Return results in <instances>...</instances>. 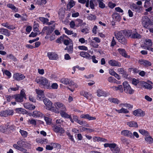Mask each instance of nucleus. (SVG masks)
Listing matches in <instances>:
<instances>
[{"label": "nucleus", "mask_w": 153, "mask_h": 153, "mask_svg": "<svg viewBox=\"0 0 153 153\" xmlns=\"http://www.w3.org/2000/svg\"><path fill=\"white\" fill-rule=\"evenodd\" d=\"M79 41L80 42L81 44L87 43V41L86 40H85V39L83 38H81L79 39Z\"/></svg>", "instance_id": "obj_61"}, {"label": "nucleus", "mask_w": 153, "mask_h": 153, "mask_svg": "<svg viewBox=\"0 0 153 153\" xmlns=\"http://www.w3.org/2000/svg\"><path fill=\"white\" fill-rule=\"evenodd\" d=\"M96 0H91L89 2V6L90 8L93 9L94 8V4H96Z\"/></svg>", "instance_id": "obj_43"}, {"label": "nucleus", "mask_w": 153, "mask_h": 153, "mask_svg": "<svg viewBox=\"0 0 153 153\" xmlns=\"http://www.w3.org/2000/svg\"><path fill=\"white\" fill-rule=\"evenodd\" d=\"M80 55L84 58L88 59H91V56L87 52L85 51H81L80 52Z\"/></svg>", "instance_id": "obj_19"}, {"label": "nucleus", "mask_w": 153, "mask_h": 153, "mask_svg": "<svg viewBox=\"0 0 153 153\" xmlns=\"http://www.w3.org/2000/svg\"><path fill=\"white\" fill-rule=\"evenodd\" d=\"M60 82L66 85H70L72 81L68 78L62 79L60 80Z\"/></svg>", "instance_id": "obj_29"}, {"label": "nucleus", "mask_w": 153, "mask_h": 153, "mask_svg": "<svg viewBox=\"0 0 153 153\" xmlns=\"http://www.w3.org/2000/svg\"><path fill=\"white\" fill-rule=\"evenodd\" d=\"M121 134L122 135L131 138H134V137L133 136L131 132L128 130H124L122 131L121 132Z\"/></svg>", "instance_id": "obj_13"}, {"label": "nucleus", "mask_w": 153, "mask_h": 153, "mask_svg": "<svg viewBox=\"0 0 153 153\" xmlns=\"http://www.w3.org/2000/svg\"><path fill=\"white\" fill-rule=\"evenodd\" d=\"M98 3L99 7L103 9L105 7V4L103 3V0H97Z\"/></svg>", "instance_id": "obj_39"}, {"label": "nucleus", "mask_w": 153, "mask_h": 153, "mask_svg": "<svg viewBox=\"0 0 153 153\" xmlns=\"http://www.w3.org/2000/svg\"><path fill=\"white\" fill-rule=\"evenodd\" d=\"M150 19L147 16H143L142 18V23L143 26L147 28L150 24Z\"/></svg>", "instance_id": "obj_8"}, {"label": "nucleus", "mask_w": 153, "mask_h": 153, "mask_svg": "<svg viewBox=\"0 0 153 153\" xmlns=\"http://www.w3.org/2000/svg\"><path fill=\"white\" fill-rule=\"evenodd\" d=\"M44 119L47 124L50 125L52 122V120L48 117H45Z\"/></svg>", "instance_id": "obj_54"}, {"label": "nucleus", "mask_w": 153, "mask_h": 153, "mask_svg": "<svg viewBox=\"0 0 153 153\" xmlns=\"http://www.w3.org/2000/svg\"><path fill=\"white\" fill-rule=\"evenodd\" d=\"M112 17L115 20H117L119 18V15L117 13H115L113 14Z\"/></svg>", "instance_id": "obj_57"}, {"label": "nucleus", "mask_w": 153, "mask_h": 153, "mask_svg": "<svg viewBox=\"0 0 153 153\" xmlns=\"http://www.w3.org/2000/svg\"><path fill=\"white\" fill-rule=\"evenodd\" d=\"M13 78L17 81H19L24 79L25 76L23 74L19 73L14 74L13 76Z\"/></svg>", "instance_id": "obj_14"}, {"label": "nucleus", "mask_w": 153, "mask_h": 153, "mask_svg": "<svg viewBox=\"0 0 153 153\" xmlns=\"http://www.w3.org/2000/svg\"><path fill=\"white\" fill-rule=\"evenodd\" d=\"M76 27H78L82 26H84L86 25L85 22H83V21L80 19H77L75 21Z\"/></svg>", "instance_id": "obj_25"}, {"label": "nucleus", "mask_w": 153, "mask_h": 153, "mask_svg": "<svg viewBox=\"0 0 153 153\" xmlns=\"http://www.w3.org/2000/svg\"><path fill=\"white\" fill-rule=\"evenodd\" d=\"M108 100L111 102L114 103L118 104L120 102V101L117 98L113 97H110L108 99Z\"/></svg>", "instance_id": "obj_31"}, {"label": "nucleus", "mask_w": 153, "mask_h": 153, "mask_svg": "<svg viewBox=\"0 0 153 153\" xmlns=\"http://www.w3.org/2000/svg\"><path fill=\"white\" fill-rule=\"evenodd\" d=\"M139 131L141 134L146 136V137L149 135L148 131L144 129H140L139 130Z\"/></svg>", "instance_id": "obj_38"}, {"label": "nucleus", "mask_w": 153, "mask_h": 153, "mask_svg": "<svg viewBox=\"0 0 153 153\" xmlns=\"http://www.w3.org/2000/svg\"><path fill=\"white\" fill-rule=\"evenodd\" d=\"M116 5L115 3H114L111 1L109 2L108 3V6L109 7L113 9L116 6Z\"/></svg>", "instance_id": "obj_59"}, {"label": "nucleus", "mask_w": 153, "mask_h": 153, "mask_svg": "<svg viewBox=\"0 0 153 153\" xmlns=\"http://www.w3.org/2000/svg\"><path fill=\"white\" fill-rule=\"evenodd\" d=\"M27 143L22 140H19L17 142V144L21 147H25L27 145Z\"/></svg>", "instance_id": "obj_36"}, {"label": "nucleus", "mask_w": 153, "mask_h": 153, "mask_svg": "<svg viewBox=\"0 0 153 153\" xmlns=\"http://www.w3.org/2000/svg\"><path fill=\"white\" fill-rule=\"evenodd\" d=\"M133 114L136 116L143 117L145 115V113L142 110L138 109L133 111Z\"/></svg>", "instance_id": "obj_15"}, {"label": "nucleus", "mask_w": 153, "mask_h": 153, "mask_svg": "<svg viewBox=\"0 0 153 153\" xmlns=\"http://www.w3.org/2000/svg\"><path fill=\"white\" fill-rule=\"evenodd\" d=\"M58 85L57 83H53L52 84L51 87V89L52 88L53 89H56L58 88Z\"/></svg>", "instance_id": "obj_60"}, {"label": "nucleus", "mask_w": 153, "mask_h": 153, "mask_svg": "<svg viewBox=\"0 0 153 153\" xmlns=\"http://www.w3.org/2000/svg\"><path fill=\"white\" fill-rule=\"evenodd\" d=\"M112 152L113 153H120V149L118 146L113 149Z\"/></svg>", "instance_id": "obj_63"}, {"label": "nucleus", "mask_w": 153, "mask_h": 153, "mask_svg": "<svg viewBox=\"0 0 153 153\" xmlns=\"http://www.w3.org/2000/svg\"><path fill=\"white\" fill-rule=\"evenodd\" d=\"M2 34L9 36L10 35V31L7 29L4 28Z\"/></svg>", "instance_id": "obj_41"}, {"label": "nucleus", "mask_w": 153, "mask_h": 153, "mask_svg": "<svg viewBox=\"0 0 153 153\" xmlns=\"http://www.w3.org/2000/svg\"><path fill=\"white\" fill-rule=\"evenodd\" d=\"M64 111L62 110L61 111H59V113L61 116L63 118H68L70 120L72 123H74V121L72 119L71 116L70 115L68 114L67 113L66 111Z\"/></svg>", "instance_id": "obj_10"}, {"label": "nucleus", "mask_w": 153, "mask_h": 153, "mask_svg": "<svg viewBox=\"0 0 153 153\" xmlns=\"http://www.w3.org/2000/svg\"><path fill=\"white\" fill-rule=\"evenodd\" d=\"M33 117L38 118L43 117L44 116L43 114L40 112L35 111H33Z\"/></svg>", "instance_id": "obj_27"}, {"label": "nucleus", "mask_w": 153, "mask_h": 153, "mask_svg": "<svg viewBox=\"0 0 153 153\" xmlns=\"http://www.w3.org/2000/svg\"><path fill=\"white\" fill-rule=\"evenodd\" d=\"M111 88H112L115 91L119 90L121 92L123 91V86L122 85H119L118 86H113L111 87Z\"/></svg>", "instance_id": "obj_34"}, {"label": "nucleus", "mask_w": 153, "mask_h": 153, "mask_svg": "<svg viewBox=\"0 0 153 153\" xmlns=\"http://www.w3.org/2000/svg\"><path fill=\"white\" fill-rule=\"evenodd\" d=\"M81 118L87 119L89 120H94L96 119V117H91L88 114H83L80 116Z\"/></svg>", "instance_id": "obj_26"}, {"label": "nucleus", "mask_w": 153, "mask_h": 153, "mask_svg": "<svg viewBox=\"0 0 153 153\" xmlns=\"http://www.w3.org/2000/svg\"><path fill=\"white\" fill-rule=\"evenodd\" d=\"M13 147L15 149L21 151L22 152H25L26 150L20 146L19 145L17 144H14L13 145Z\"/></svg>", "instance_id": "obj_40"}, {"label": "nucleus", "mask_w": 153, "mask_h": 153, "mask_svg": "<svg viewBox=\"0 0 153 153\" xmlns=\"http://www.w3.org/2000/svg\"><path fill=\"white\" fill-rule=\"evenodd\" d=\"M67 134L68 136L69 139L72 141L74 142V140L73 138V136L69 132H67Z\"/></svg>", "instance_id": "obj_62"}, {"label": "nucleus", "mask_w": 153, "mask_h": 153, "mask_svg": "<svg viewBox=\"0 0 153 153\" xmlns=\"http://www.w3.org/2000/svg\"><path fill=\"white\" fill-rule=\"evenodd\" d=\"M13 114V111L10 109L2 110L0 111V117H7L10 115H12Z\"/></svg>", "instance_id": "obj_7"}, {"label": "nucleus", "mask_w": 153, "mask_h": 153, "mask_svg": "<svg viewBox=\"0 0 153 153\" xmlns=\"http://www.w3.org/2000/svg\"><path fill=\"white\" fill-rule=\"evenodd\" d=\"M19 131L23 137H27L28 133L26 131L20 129Z\"/></svg>", "instance_id": "obj_49"}, {"label": "nucleus", "mask_w": 153, "mask_h": 153, "mask_svg": "<svg viewBox=\"0 0 153 153\" xmlns=\"http://www.w3.org/2000/svg\"><path fill=\"white\" fill-rule=\"evenodd\" d=\"M54 29V28L51 26H45L43 27L42 33L43 34L45 33L47 35H49L52 33Z\"/></svg>", "instance_id": "obj_9"}, {"label": "nucleus", "mask_w": 153, "mask_h": 153, "mask_svg": "<svg viewBox=\"0 0 153 153\" xmlns=\"http://www.w3.org/2000/svg\"><path fill=\"white\" fill-rule=\"evenodd\" d=\"M80 94L82 96H84L87 99H91L92 97L91 94L84 91H82L81 92Z\"/></svg>", "instance_id": "obj_22"}, {"label": "nucleus", "mask_w": 153, "mask_h": 153, "mask_svg": "<svg viewBox=\"0 0 153 153\" xmlns=\"http://www.w3.org/2000/svg\"><path fill=\"white\" fill-rule=\"evenodd\" d=\"M152 45V42L151 39H146L144 42V45H141L142 47L144 49L150 50V47Z\"/></svg>", "instance_id": "obj_12"}, {"label": "nucleus", "mask_w": 153, "mask_h": 153, "mask_svg": "<svg viewBox=\"0 0 153 153\" xmlns=\"http://www.w3.org/2000/svg\"><path fill=\"white\" fill-rule=\"evenodd\" d=\"M63 41L64 44L65 45H68L70 44V45L72 44L71 43L72 42V40L69 38L67 39H65V38Z\"/></svg>", "instance_id": "obj_47"}, {"label": "nucleus", "mask_w": 153, "mask_h": 153, "mask_svg": "<svg viewBox=\"0 0 153 153\" xmlns=\"http://www.w3.org/2000/svg\"><path fill=\"white\" fill-rule=\"evenodd\" d=\"M63 30H65L66 33L68 35H71L73 34V31L68 30L66 28L64 27Z\"/></svg>", "instance_id": "obj_50"}, {"label": "nucleus", "mask_w": 153, "mask_h": 153, "mask_svg": "<svg viewBox=\"0 0 153 153\" xmlns=\"http://www.w3.org/2000/svg\"><path fill=\"white\" fill-rule=\"evenodd\" d=\"M25 90L22 89L21 91L20 94L14 96V98L16 101L21 102H23V98L25 97Z\"/></svg>", "instance_id": "obj_3"}, {"label": "nucleus", "mask_w": 153, "mask_h": 153, "mask_svg": "<svg viewBox=\"0 0 153 153\" xmlns=\"http://www.w3.org/2000/svg\"><path fill=\"white\" fill-rule=\"evenodd\" d=\"M80 125H83L84 126L88 127H89V125L88 124H86L85 123V122H83L78 120L76 122Z\"/></svg>", "instance_id": "obj_48"}, {"label": "nucleus", "mask_w": 153, "mask_h": 153, "mask_svg": "<svg viewBox=\"0 0 153 153\" xmlns=\"http://www.w3.org/2000/svg\"><path fill=\"white\" fill-rule=\"evenodd\" d=\"M146 141L149 144H151L153 143V139L149 135L146 136L145 138Z\"/></svg>", "instance_id": "obj_32"}, {"label": "nucleus", "mask_w": 153, "mask_h": 153, "mask_svg": "<svg viewBox=\"0 0 153 153\" xmlns=\"http://www.w3.org/2000/svg\"><path fill=\"white\" fill-rule=\"evenodd\" d=\"M117 146V145H116L115 143H110L109 148L112 151H113V149H115Z\"/></svg>", "instance_id": "obj_55"}, {"label": "nucleus", "mask_w": 153, "mask_h": 153, "mask_svg": "<svg viewBox=\"0 0 153 153\" xmlns=\"http://www.w3.org/2000/svg\"><path fill=\"white\" fill-rule=\"evenodd\" d=\"M126 33L125 34L127 36L131 38V35L132 34V32L131 30H128L126 31Z\"/></svg>", "instance_id": "obj_58"}, {"label": "nucleus", "mask_w": 153, "mask_h": 153, "mask_svg": "<svg viewBox=\"0 0 153 153\" xmlns=\"http://www.w3.org/2000/svg\"><path fill=\"white\" fill-rule=\"evenodd\" d=\"M54 106L56 110L61 111L62 110L67 111L65 105L62 102H56L54 103Z\"/></svg>", "instance_id": "obj_6"}, {"label": "nucleus", "mask_w": 153, "mask_h": 153, "mask_svg": "<svg viewBox=\"0 0 153 153\" xmlns=\"http://www.w3.org/2000/svg\"><path fill=\"white\" fill-rule=\"evenodd\" d=\"M24 107L27 109L32 110H34L36 108L35 105L30 104L29 103H26L24 104Z\"/></svg>", "instance_id": "obj_21"}, {"label": "nucleus", "mask_w": 153, "mask_h": 153, "mask_svg": "<svg viewBox=\"0 0 153 153\" xmlns=\"http://www.w3.org/2000/svg\"><path fill=\"white\" fill-rule=\"evenodd\" d=\"M123 85L124 91L126 93L129 94H132L134 92V90L131 88L130 85L127 82H125L123 83Z\"/></svg>", "instance_id": "obj_5"}, {"label": "nucleus", "mask_w": 153, "mask_h": 153, "mask_svg": "<svg viewBox=\"0 0 153 153\" xmlns=\"http://www.w3.org/2000/svg\"><path fill=\"white\" fill-rule=\"evenodd\" d=\"M75 4V2L73 0H70L67 4L68 8H71L74 7Z\"/></svg>", "instance_id": "obj_42"}, {"label": "nucleus", "mask_w": 153, "mask_h": 153, "mask_svg": "<svg viewBox=\"0 0 153 153\" xmlns=\"http://www.w3.org/2000/svg\"><path fill=\"white\" fill-rule=\"evenodd\" d=\"M140 64L143 65L146 67H148L151 65V63L149 61L143 59L140 60L139 61Z\"/></svg>", "instance_id": "obj_20"}, {"label": "nucleus", "mask_w": 153, "mask_h": 153, "mask_svg": "<svg viewBox=\"0 0 153 153\" xmlns=\"http://www.w3.org/2000/svg\"><path fill=\"white\" fill-rule=\"evenodd\" d=\"M39 19L41 21L43 22L44 24H46L48 25H51L54 23L53 21L49 22V20L48 19L43 17H40Z\"/></svg>", "instance_id": "obj_23"}, {"label": "nucleus", "mask_w": 153, "mask_h": 153, "mask_svg": "<svg viewBox=\"0 0 153 153\" xmlns=\"http://www.w3.org/2000/svg\"><path fill=\"white\" fill-rule=\"evenodd\" d=\"M141 38V36L137 33H133L131 37V38L134 39H140Z\"/></svg>", "instance_id": "obj_46"}, {"label": "nucleus", "mask_w": 153, "mask_h": 153, "mask_svg": "<svg viewBox=\"0 0 153 153\" xmlns=\"http://www.w3.org/2000/svg\"><path fill=\"white\" fill-rule=\"evenodd\" d=\"M114 109L119 114L122 113L127 114L129 113V111L127 109L124 108L123 107H122V108L119 110H117L116 109Z\"/></svg>", "instance_id": "obj_28"}, {"label": "nucleus", "mask_w": 153, "mask_h": 153, "mask_svg": "<svg viewBox=\"0 0 153 153\" xmlns=\"http://www.w3.org/2000/svg\"><path fill=\"white\" fill-rule=\"evenodd\" d=\"M78 48L80 50L86 51L88 50V48L84 45H80L78 46Z\"/></svg>", "instance_id": "obj_51"}, {"label": "nucleus", "mask_w": 153, "mask_h": 153, "mask_svg": "<svg viewBox=\"0 0 153 153\" xmlns=\"http://www.w3.org/2000/svg\"><path fill=\"white\" fill-rule=\"evenodd\" d=\"M65 50H67L68 52L69 53H71L73 52V47L72 44L70 45V46H67L65 49Z\"/></svg>", "instance_id": "obj_35"}, {"label": "nucleus", "mask_w": 153, "mask_h": 153, "mask_svg": "<svg viewBox=\"0 0 153 153\" xmlns=\"http://www.w3.org/2000/svg\"><path fill=\"white\" fill-rule=\"evenodd\" d=\"M43 102L45 105V107L46 109L55 113H59V111L56 110L55 108L53 106V103L49 99L45 98L43 100Z\"/></svg>", "instance_id": "obj_2"}, {"label": "nucleus", "mask_w": 153, "mask_h": 153, "mask_svg": "<svg viewBox=\"0 0 153 153\" xmlns=\"http://www.w3.org/2000/svg\"><path fill=\"white\" fill-rule=\"evenodd\" d=\"M96 93L97 96L100 97L102 96L106 97L107 96V94L102 89H99L97 90Z\"/></svg>", "instance_id": "obj_17"}, {"label": "nucleus", "mask_w": 153, "mask_h": 153, "mask_svg": "<svg viewBox=\"0 0 153 153\" xmlns=\"http://www.w3.org/2000/svg\"><path fill=\"white\" fill-rule=\"evenodd\" d=\"M67 36L66 35L61 36L56 40V42L57 43H61L62 41H63L64 39L67 38Z\"/></svg>", "instance_id": "obj_37"}, {"label": "nucleus", "mask_w": 153, "mask_h": 153, "mask_svg": "<svg viewBox=\"0 0 153 153\" xmlns=\"http://www.w3.org/2000/svg\"><path fill=\"white\" fill-rule=\"evenodd\" d=\"M47 56L50 60H56L58 57L57 54L54 52H49L47 53Z\"/></svg>", "instance_id": "obj_16"}, {"label": "nucleus", "mask_w": 153, "mask_h": 153, "mask_svg": "<svg viewBox=\"0 0 153 153\" xmlns=\"http://www.w3.org/2000/svg\"><path fill=\"white\" fill-rule=\"evenodd\" d=\"M108 80L109 82L111 83H116V80L113 77H110L108 78Z\"/></svg>", "instance_id": "obj_52"}, {"label": "nucleus", "mask_w": 153, "mask_h": 153, "mask_svg": "<svg viewBox=\"0 0 153 153\" xmlns=\"http://www.w3.org/2000/svg\"><path fill=\"white\" fill-rule=\"evenodd\" d=\"M53 131L56 133H59L61 134L65 132V130L60 125H55L52 127Z\"/></svg>", "instance_id": "obj_11"}, {"label": "nucleus", "mask_w": 153, "mask_h": 153, "mask_svg": "<svg viewBox=\"0 0 153 153\" xmlns=\"http://www.w3.org/2000/svg\"><path fill=\"white\" fill-rule=\"evenodd\" d=\"M4 74L7 76L9 78H10L11 76V73L7 70H5L3 72Z\"/></svg>", "instance_id": "obj_53"}, {"label": "nucleus", "mask_w": 153, "mask_h": 153, "mask_svg": "<svg viewBox=\"0 0 153 153\" xmlns=\"http://www.w3.org/2000/svg\"><path fill=\"white\" fill-rule=\"evenodd\" d=\"M36 91L37 95H44L43 91L41 90L36 89Z\"/></svg>", "instance_id": "obj_56"}, {"label": "nucleus", "mask_w": 153, "mask_h": 153, "mask_svg": "<svg viewBox=\"0 0 153 153\" xmlns=\"http://www.w3.org/2000/svg\"><path fill=\"white\" fill-rule=\"evenodd\" d=\"M7 6L11 9L12 10L15 11L16 12H17V9L16 7L13 5L12 4H9L7 5Z\"/></svg>", "instance_id": "obj_44"}, {"label": "nucleus", "mask_w": 153, "mask_h": 153, "mask_svg": "<svg viewBox=\"0 0 153 153\" xmlns=\"http://www.w3.org/2000/svg\"><path fill=\"white\" fill-rule=\"evenodd\" d=\"M127 125L130 127H134L135 128L138 127L137 123L134 121H130L127 122Z\"/></svg>", "instance_id": "obj_24"}, {"label": "nucleus", "mask_w": 153, "mask_h": 153, "mask_svg": "<svg viewBox=\"0 0 153 153\" xmlns=\"http://www.w3.org/2000/svg\"><path fill=\"white\" fill-rule=\"evenodd\" d=\"M119 106L120 107H124L127 108H133V105L127 103H121L119 104Z\"/></svg>", "instance_id": "obj_33"}, {"label": "nucleus", "mask_w": 153, "mask_h": 153, "mask_svg": "<svg viewBox=\"0 0 153 153\" xmlns=\"http://www.w3.org/2000/svg\"><path fill=\"white\" fill-rule=\"evenodd\" d=\"M108 63L109 65L112 66L120 67L121 65L120 62L114 60H109L108 61Z\"/></svg>", "instance_id": "obj_18"}, {"label": "nucleus", "mask_w": 153, "mask_h": 153, "mask_svg": "<svg viewBox=\"0 0 153 153\" xmlns=\"http://www.w3.org/2000/svg\"><path fill=\"white\" fill-rule=\"evenodd\" d=\"M69 25H70L71 27L72 28H74L75 26L76 27V24L75 21L74 22L73 21H71L69 24Z\"/></svg>", "instance_id": "obj_64"}, {"label": "nucleus", "mask_w": 153, "mask_h": 153, "mask_svg": "<svg viewBox=\"0 0 153 153\" xmlns=\"http://www.w3.org/2000/svg\"><path fill=\"white\" fill-rule=\"evenodd\" d=\"M27 122L28 123L35 126L36 124V120L33 118L29 119L27 120Z\"/></svg>", "instance_id": "obj_45"}, {"label": "nucleus", "mask_w": 153, "mask_h": 153, "mask_svg": "<svg viewBox=\"0 0 153 153\" xmlns=\"http://www.w3.org/2000/svg\"><path fill=\"white\" fill-rule=\"evenodd\" d=\"M35 81L40 85L43 86L44 88L51 89L50 83L47 78L43 76L37 77L36 78Z\"/></svg>", "instance_id": "obj_1"}, {"label": "nucleus", "mask_w": 153, "mask_h": 153, "mask_svg": "<svg viewBox=\"0 0 153 153\" xmlns=\"http://www.w3.org/2000/svg\"><path fill=\"white\" fill-rule=\"evenodd\" d=\"M118 51L119 53L121 54L123 56L126 58H129V56H128L125 50L123 49L119 48L118 49Z\"/></svg>", "instance_id": "obj_30"}, {"label": "nucleus", "mask_w": 153, "mask_h": 153, "mask_svg": "<svg viewBox=\"0 0 153 153\" xmlns=\"http://www.w3.org/2000/svg\"><path fill=\"white\" fill-rule=\"evenodd\" d=\"M123 31H121L118 32L117 34L115 35L117 39L119 42L125 45L127 43V41L123 35Z\"/></svg>", "instance_id": "obj_4"}]
</instances>
